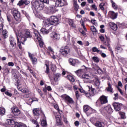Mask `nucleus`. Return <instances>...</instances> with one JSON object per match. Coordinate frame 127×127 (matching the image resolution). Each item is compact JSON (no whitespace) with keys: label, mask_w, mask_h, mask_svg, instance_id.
Segmentation results:
<instances>
[{"label":"nucleus","mask_w":127,"mask_h":127,"mask_svg":"<svg viewBox=\"0 0 127 127\" xmlns=\"http://www.w3.org/2000/svg\"><path fill=\"white\" fill-rule=\"evenodd\" d=\"M59 23V19L56 16H51L49 18L47 19L44 22V25L46 27H48L50 25H57Z\"/></svg>","instance_id":"obj_1"},{"label":"nucleus","mask_w":127,"mask_h":127,"mask_svg":"<svg viewBox=\"0 0 127 127\" xmlns=\"http://www.w3.org/2000/svg\"><path fill=\"white\" fill-rule=\"evenodd\" d=\"M19 29L18 31H19V32H20V30H21L22 31V35L21 37H19L21 38L20 39V42L21 43H22V44H23V45H24V42L25 41H26L27 39L26 38H31V37H32V36H31V34H30V32L28 31H25V33L24 34V36L23 37L22 36V32L23 31V30H22V29L21 28H19V27H17L16 29Z\"/></svg>","instance_id":"obj_2"},{"label":"nucleus","mask_w":127,"mask_h":127,"mask_svg":"<svg viewBox=\"0 0 127 127\" xmlns=\"http://www.w3.org/2000/svg\"><path fill=\"white\" fill-rule=\"evenodd\" d=\"M12 14L15 20L16 24L20 23L21 22V17L20 16V12L17 10H13Z\"/></svg>","instance_id":"obj_3"},{"label":"nucleus","mask_w":127,"mask_h":127,"mask_svg":"<svg viewBox=\"0 0 127 127\" xmlns=\"http://www.w3.org/2000/svg\"><path fill=\"white\" fill-rule=\"evenodd\" d=\"M33 6L36 10H42L44 7V4L39 0H36L33 2Z\"/></svg>","instance_id":"obj_4"},{"label":"nucleus","mask_w":127,"mask_h":127,"mask_svg":"<svg viewBox=\"0 0 127 127\" xmlns=\"http://www.w3.org/2000/svg\"><path fill=\"white\" fill-rule=\"evenodd\" d=\"M34 34H35L34 39H37L38 41L39 42V46L40 47H43L44 43H43V41H42V39L41 38V36H40L39 32H38V31L34 30Z\"/></svg>","instance_id":"obj_5"},{"label":"nucleus","mask_w":127,"mask_h":127,"mask_svg":"<svg viewBox=\"0 0 127 127\" xmlns=\"http://www.w3.org/2000/svg\"><path fill=\"white\" fill-rule=\"evenodd\" d=\"M18 30L19 29H14V32L16 34V36L17 37V45L19 48V49H22V47H21V44H20V42H19V38L21 37V35H22V31L20 30V32Z\"/></svg>","instance_id":"obj_6"},{"label":"nucleus","mask_w":127,"mask_h":127,"mask_svg":"<svg viewBox=\"0 0 127 127\" xmlns=\"http://www.w3.org/2000/svg\"><path fill=\"white\" fill-rule=\"evenodd\" d=\"M60 52L64 57L70 53V48L68 46L63 47L60 50Z\"/></svg>","instance_id":"obj_7"},{"label":"nucleus","mask_w":127,"mask_h":127,"mask_svg":"<svg viewBox=\"0 0 127 127\" xmlns=\"http://www.w3.org/2000/svg\"><path fill=\"white\" fill-rule=\"evenodd\" d=\"M61 98L65 103H68V104H73L74 103L73 99L66 94L62 95Z\"/></svg>","instance_id":"obj_8"},{"label":"nucleus","mask_w":127,"mask_h":127,"mask_svg":"<svg viewBox=\"0 0 127 127\" xmlns=\"http://www.w3.org/2000/svg\"><path fill=\"white\" fill-rule=\"evenodd\" d=\"M6 123L7 124V125H9V126H13V125H14V127H20V126L21 125V123L15 122L14 120H12L11 119L7 120Z\"/></svg>","instance_id":"obj_9"},{"label":"nucleus","mask_w":127,"mask_h":127,"mask_svg":"<svg viewBox=\"0 0 127 127\" xmlns=\"http://www.w3.org/2000/svg\"><path fill=\"white\" fill-rule=\"evenodd\" d=\"M55 3L56 6L58 7H61V6L67 5V2L65 0H57Z\"/></svg>","instance_id":"obj_10"},{"label":"nucleus","mask_w":127,"mask_h":127,"mask_svg":"<svg viewBox=\"0 0 127 127\" xmlns=\"http://www.w3.org/2000/svg\"><path fill=\"white\" fill-rule=\"evenodd\" d=\"M50 36L53 40H59L60 39V35L55 32H52L50 34Z\"/></svg>","instance_id":"obj_11"},{"label":"nucleus","mask_w":127,"mask_h":127,"mask_svg":"<svg viewBox=\"0 0 127 127\" xmlns=\"http://www.w3.org/2000/svg\"><path fill=\"white\" fill-rule=\"evenodd\" d=\"M82 78L84 82H87L86 80H91L94 78V75L92 73H84L82 75Z\"/></svg>","instance_id":"obj_12"},{"label":"nucleus","mask_w":127,"mask_h":127,"mask_svg":"<svg viewBox=\"0 0 127 127\" xmlns=\"http://www.w3.org/2000/svg\"><path fill=\"white\" fill-rule=\"evenodd\" d=\"M113 112H114V110H113L110 105L106 106L102 111V113H108L109 114H112Z\"/></svg>","instance_id":"obj_13"},{"label":"nucleus","mask_w":127,"mask_h":127,"mask_svg":"<svg viewBox=\"0 0 127 127\" xmlns=\"http://www.w3.org/2000/svg\"><path fill=\"white\" fill-rule=\"evenodd\" d=\"M112 105L113 106L116 112H119L121 111V108L122 106H123V104H122V103H120L118 102H114L112 104Z\"/></svg>","instance_id":"obj_14"},{"label":"nucleus","mask_w":127,"mask_h":127,"mask_svg":"<svg viewBox=\"0 0 127 127\" xmlns=\"http://www.w3.org/2000/svg\"><path fill=\"white\" fill-rule=\"evenodd\" d=\"M55 118L57 126H61L62 127H64L63 122H62V121L61 120V116L60 115H57Z\"/></svg>","instance_id":"obj_15"},{"label":"nucleus","mask_w":127,"mask_h":127,"mask_svg":"<svg viewBox=\"0 0 127 127\" xmlns=\"http://www.w3.org/2000/svg\"><path fill=\"white\" fill-rule=\"evenodd\" d=\"M99 100H100L101 105H105V104L108 103V97L105 95L100 96Z\"/></svg>","instance_id":"obj_16"},{"label":"nucleus","mask_w":127,"mask_h":127,"mask_svg":"<svg viewBox=\"0 0 127 127\" xmlns=\"http://www.w3.org/2000/svg\"><path fill=\"white\" fill-rule=\"evenodd\" d=\"M28 55L29 58L31 59V61L33 65H36L37 63V59L33 57V55L31 54L30 53L28 52Z\"/></svg>","instance_id":"obj_17"},{"label":"nucleus","mask_w":127,"mask_h":127,"mask_svg":"<svg viewBox=\"0 0 127 127\" xmlns=\"http://www.w3.org/2000/svg\"><path fill=\"white\" fill-rule=\"evenodd\" d=\"M11 111L14 116H19V115H20V110H19L17 107H12Z\"/></svg>","instance_id":"obj_18"},{"label":"nucleus","mask_w":127,"mask_h":127,"mask_svg":"<svg viewBox=\"0 0 127 127\" xmlns=\"http://www.w3.org/2000/svg\"><path fill=\"white\" fill-rule=\"evenodd\" d=\"M108 14L109 16H110V18H112V19H116V18L118 17V13H115L114 11H109Z\"/></svg>","instance_id":"obj_19"},{"label":"nucleus","mask_w":127,"mask_h":127,"mask_svg":"<svg viewBox=\"0 0 127 127\" xmlns=\"http://www.w3.org/2000/svg\"><path fill=\"white\" fill-rule=\"evenodd\" d=\"M40 110L38 108H36L33 110V113L34 114V117H36V119H39L40 114Z\"/></svg>","instance_id":"obj_20"},{"label":"nucleus","mask_w":127,"mask_h":127,"mask_svg":"<svg viewBox=\"0 0 127 127\" xmlns=\"http://www.w3.org/2000/svg\"><path fill=\"white\" fill-rule=\"evenodd\" d=\"M9 41L11 47H12V48H14L16 46V44L15 43V42H14V39H13V37L11 36H10Z\"/></svg>","instance_id":"obj_21"},{"label":"nucleus","mask_w":127,"mask_h":127,"mask_svg":"<svg viewBox=\"0 0 127 127\" xmlns=\"http://www.w3.org/2000/svg\"><path fill=\"white\" fill-rule=\"evenodd\" d=\"M108 87L106 88V90L107 91V92H109V93L113 94V93H114V89H113L112 84H111L110 81H108Z\"/></svg>","instance_id":"obj_22"},{"label":"nucleus","mask_w":127,"mask_h":127,"mask_svg":"<svg viewBox=\"0 0 127 127\" xmlns=\"http://www.w3.org/2000/svg\"><path fill=\"white\" fill-rule=\"evenodd\" d=\"M40 31L43 33V34H48V33L52 31V27H51L48 30L43 28L41 29Z\"/></svg>","instance_id":"obj_23"},{"label":"nucleus","mask_w":127,"mask_h":127,"mask_svg":"<svg viewBox=\"0 0 127 127\" xmlns=\"http://www.w3.org/2000/svg\"><path fill=\"white\" fill-rule=\"evenodd\" d=\"M94 126L96 127H105V124L104 122L97 121L95 123H93Z\"/></svg>","instance_id":"obj_24"},{"label":"nucleus","mask_w":127,"mask_h":127,"mask_svg":"<svg viewBox=\"0 0 127 127\" xmlns=\"http://www.w3.org/2000/svg\"><path fill=\"white\" fill-rule=\"evenodd\" d=\"M93 69H94V70H95V71H96L97 72L99 73V74H102V73H103V70H102V69H101L99 65L96 64L93 66Z\"/></svg>","instance_id":"obj_25"},{"label":"nucleus","mask_w":127,"mask_h":127,"mask_svg":"<svg viewBox=\"0 0 127 127\" xmlns=\"http://www.w3.org/2000/svg\"><path fill=\"white\" fill-rule=\"evenodd\" d=\"M56 12V10H55V8L53 7H49L48 8V13L49 14H53V13H55Z\"/></svg>","instance_id":"obj_26"},{"label":"nucleus","mask_w":127,"mask_h":127,"mask_svg":"<svg viewBox=\"0 0 127 127\" xmlns=\"http://www.w3.org/2000/svg\"><path fill=\"white\" fill-rule=\"evenodd\" d=\"M109 26L113 30L116 31L118 29V25L114 22H110Z\"/></svg>","instance_id":"obj_27"},{"label":"nucleus","mask_w":127,"mask_h":127,"mask_svg":"<svg viewBox=\"0 0 127 127\" xmlns=\"http://www.w3.org/2000/svg\"><path fill=\"white\" fill-rule=\"evenodd\" d=\"M95 89L94 88L89 89V93H87L86 94V97L90 98V95L94 96V95H95Z\"/></svg>","instance_id":"obj_28"},{"label":"nucleus","mask_w":127,"mask_h":127,"mask_svg":"<svg viewBox=\"0 0 127 127\" xmlns=\"http://www.w3.org/2000/svg\"><path fill=\"white\" fill-rule=\"evenodd\" d=\"M106 39V41L104 43V45L106 46H108V47H110L111 46V40H110V38L109 37L105 36Z\"/></svg>","instance_id":"obj_29"},{"label":"nucleus","mask_w":127,"mask_h":127,"mask_svg":"<svg viewBox=\"0 0 127 127\" xmlns=\"http://www.w3.org/2000/svg\"><path fill=\"white\" fill-rule=\"evenodd\" d=\"M69 63L70 65H72V66H74L76 63H78L77 60L76 59H69L68 60Z\"/></svg>","instance_id":"obj_30"},{"label":"nucleus","mask_w":127,"mask_h":127,"mask_svg":"<svg viewBox=\"0 0 127 127\" xmlns=\"http://www.w3.org/2000/svg\"><path fill=\"white\" fill-rule=\"evenodd\" d=\"M115 50L119 53H121V52H123V48L122 47V46L118 45L116 47Z\"/></svg>","instance_id":"obj_31"},{"label":"nucleus","mask_w":127,"mask_h":127,"mask_svg":"<svg viewBox=\"0 0 127 127\" xmlns=\"http://www.w3.org/2000/svg\"><path fill=\"white\" fill-rule=\"evenodd\" d=\"M83 110L85 113H87L89 110L92 111V108L90 107L88 105H84L83 107Z\"/></svg>","instance_id":"obj_32"},{"label":"nucleus","mask_w":127,"mask_h":127,"mask_svg":"<svg viewBox=\"0 0 127 127\" xmlns=\"http://www.w3.org/2000/svg\"><path fill=\"white\" fill-rule=\"evenodd\" d=\"M93 81L94 82L95 86H96L97 87H99V86H100L101 82H100V80H99L98 78H94Z\"/></svg>","instance_id":"obj_33"},{"label":"nucleus","mask_w":127,"mask_h":127,"mask_svg":"<svg viewBox=\"0 0 127 127\" xmlns=\"http://www.w3.org/2000/svg\"><path fill=\"white\" fill-rule=\"evenodd\" d=\"M60 77H61V74L60 73H57L55 75V82H58V81H59V78H60Z\"/></svg>","instance_id":"obj_34"},{"label":"nucleus","mask_w":127,"mask_h":127,"mask_svg":"<svg viewBox=\"0 0 127 127\" xmlns=\"http://www.w3.org/2000/svg\"><path fill=\"white\" fill-rule=\"evenodd\" d=\"M69 25L72 27V28H76V25L72 20H69L68 22Z\"/></svg>","instance_id":"obj_35"},{"label":"nucleus","mask_w":127,"mask_h":127,"mask_svg":"<svg viewBox=\"0 0 127 127\" xmlns=\"http://www.w3.org/2000/svg\"><path fill=\"white\" fill-rule=\"evenodd\" d=\"M92 59L95 63H99L100 62V59L98 57H93Z\"/></svg>","instance_id":"obj_36"},{"label":"nucleus","mask_w":127,"mask_h":127,"mask_svg":"<svg viewBox=\"0 0 127 127\" xmlns=\"http://www.w3.org/2000/svg\"><path fill=\"white\" fill-rule=\"evenodd\" d=\"M66 78L70 82H75V78H74V77L71 75H67Z\"/></svg>","instance_id":"obj_37"},{"label":"nucleus","mask_w":127,"mask_h":127,"mask_svg":"<svg viewBox=\"0 0 127 127\" xmlns=\"http://www.w3.org/2000/svg\"><path fill=\"white\" fill-rule=\"evenodd\" d=\"M73 6L75 10L78 11V9H79V5H78V3H77V1H75L74 2Z\"/></svg>","instance_id":"obj_38"},{"label":"nucleus","mask_w":127,"mask_h":127,"mask_svg":"<svg viewBox=\"0 0 127 127\" xmlns=\"http://www.w3.org/2000/svg\"><path fill=\"white\" fill-rule=\"evenodd\" d=\"M5 114V109L0 107V115L3 116Z\"/></svg>","instance_id":"obj_39"},{"label":"nucleus","mask_w":127,"mask_h":127,"mask_svg":"<svg viewBox=\"0 0 127 127\" xmlns=\"http://www.w3.org/2000/svg\"><path fill=\"white\" fill-rule=\"evenodd\" d=\"M111 2L112 3V7H113L114 9H117V8H118V5L117 4H116L113 0H111Z\"/></svg>","instance_id":"obj_40"},{"label":"nucleus","mask_w":127,"mask_h":127,"mask_svg":"<svg viewBox=\"0 0 127 127\" xmlns=\"http://www.w3.org/2000/svg\"><path fill=\"white\" fill-rule=\"evenodd\" d=\"M92 51L94 53L97 52V53H100V52H101V50L98 49V48H97V47H96L92 48Z\"/></svg>","instance_id":"obj_41"},{"label":"nucleus","mask_w":127,"mask_h":127,"mask_svg":"<svg viewBox=\"0 0 127 127\" xmlns=\"http://www.w3.org/2000/svg\"><path fill=\"white\" fill-rule=\"evenodd\" d=\"M2 33L4 38H6L7 37V31L6 30H3Z\"/></svg>","instance_id":"obj_42"},{"label":"nucleus","mask_w":127,"mask_h":127,"mask_svg":"<svg viewBox=\"0 0 127 127\" xmlns=\"http://www.w3.org/2000/svg\"><path fill=\"white\" fill-rule=\"evenodd\" d=\"M50 82L53 86H55V85H57V84H58V82L55 81V78H54V79H51Z\"/></svg>","instance_id":"obj_43"},{"label":"nucleus","mask_w":127,"mask_h":127,"mask_svg":"<svg viewBox=\"0 0 127 127\" xmlns=\"http://www.w3.org/2000/svg\"><path fill=\"white\" fill-rule=\"evenodd\" d=\"M41 125L42 127H46V126H47V122H46V120H43L41 122Z\"/></svg>","instance_id":"obj_44"},{"label":"nucleus","mask_w":127,"mask_h":127,"mask_svg":"<svg viewBox=\"0 0 127 127\" xmlns=\"http://www.w3.org/2000/svg\"><path fill=\"white\" fill-rule=\"evenodd\" d=\"M31 122L33 123L34 124V125H36V127H39V125L38 124V122L36 121L35 120H31Z\"/></svg>","instance_id":"obj_45"},{"label":"nucleus","mask_w":127,"mask_h":127,"mask_svg":"<svg viewBox=\"0 0 127 127\" xmlns=\"http://www.w3.org/2000/svg\"><path fill=\"white\" fill-rule=\"evenodd\" d=\"M30 103H33V102H38V99L36 98H32L29 100Z\"/></svg>","instance_id":"obj_46"},{"label":"nucleus","mask_w":127,"mask_h":127,"mask_svg":"<svg viewBox=\"0 0 127 127\" xmlns=\"http://www.w3.org/2000/svg\"><path fill=\"white\" fill-rule=\"evenodd\" d=\"M104 6H105V3L104 2L100 3L99 5V7L101 10H105V7Z\"/></svg>","instance_id":"obj_47"},{"label":"nucleus","mask_w":127,"mask_h":127,"mask_svg":"<svg viewBox=\"0 0 127 127\" xmlns=\"http://www.w3.org/2000/svg\"><path fill=\"white\" fill-rule=\"evenodd\" d=\"M84 70L83 69H80L75 71V73H76V75H79V74H81V73H82V72Z\"/></svg>","instance_id":"obj_48"},{"label":"nucleus","mask_w":127,"mask_h":127,"mask_svg":"<svg viewBox=\"0 0 127 127\" xmlns=\"http://www.w3.org/2000/svg\"><path fill=\"white\" fill-rule=\"evenodd\" d=\"M45 65L46 67L45 72L47 73V74H48V73H49V64H46Z\"/></svg>","instance_id":"obj_49"},{"label":"nucleus","mask_w":127,"mask_h":127,"mask_svg":"<svg viewBox=\"0 0 127 127\" xmlns=\"http://www.w3.org/2000/svg\"><path fill=\"white\" fill-rule=\"evenodd\" d=\"M95 112V110H94L93 109L91 108V111H90V110L87 111V116H90V115H92V114H93V113Z\"/></svg>","instance_id":"obj_50"},{"label":"nucleus","mask_w":127,"mask_h":127,"mask_svg":"<svg viewBox=\"0 0 127 127\" xmlns=\"http://www.w3.org/2000/svg\"><path fill=\"white\" fill-rule=\"evenodd\" d=\"M41 2H42V3L44 4V3H47L48 4L49 3V0H39Z\"/></svg>","instance_id":"obj_51"},{"label":"nucleus","mask_w":127,"mask_h":127,"mask_svg":"<svg viewBox=\"0 0 127 127\" xmlns=\"http://www.w3.org/2000/svg\"><path fill=\"white\" fill-rule=\"evenodd\" d=\"M90 29L93 32H97V29H96V27L94 26H91Z\"/></svg>","instance_id":"obj_52"},{"label":"nucleus","mask_w":127,"mask_h":127,"mask_svg":"<svg viewBox=\"0 0 127 127\" xmlns=\"http://www.w3.org/2000/svg\"><path fill=\"white\" fill-rule=\"evenodd\" d=\"M119 115L121 116L122 119L126 118V115H125V113L123 112H119Z\"/></svg>","instance_id":"obj_53"},{"label":"nucleus","mask_w":127,"mask_h":127,"mask_svg":"<svg viewBox=\"0 0 127 127\" xmlns=\"http://www.w3.org/2000/svg\"><path fill=\"white\" fill-rule=\"evenodd\" d=\"M48 50H49V51L51 52V53H52V54H54V51H53V49H52V48H51V47H48Z\"/></svg>","instance_id":"obj_54"},{"label":"nucleus","mask_w":127,"mask_h":127,"mask_svg":"<svg viewBox=\"0 0 127 127\" xmlns=\"http://www.w3.org/2000/svg\"><path fill=\"white\" fill-rule=\"evenodd\" d=\"M91 23H93L94 25H98V24L97 23V21L95 19L91 20Z\"/></svg>","instance_id":"obj_55"},{"label":"nucleus","mask_w":127,"mask_h":127,"mask_svg":"<svg viewBox=\"0 0 127 127\" xmlns=\"http://www.w3.org/2000/svg\"><path fill=\"white\" fill-rule=\"evenodd\" d=\"M3 29V24L1 23L0 24V33H1V31H2Z\"/></svg>","instance_id":"obj_56"},{"label":"nucleus","mask_w":127,"mask_h":127,"mask_svg":"<svg viewBox=\"0 0 127 127\" xmlns=\"http://www.w3.org/2000/svg\"><path fill=\"white\" fill-rule=\"evenodd\" d=\"M22 0V1L24 2V3H25V4H29V3H30L29 0Z\"/></svg>","instance_id":"obj_57"},{"label":"nucleus","mask_w":127,"mask_h":127,"mask_svg":"<svg viewBox=\"0 0 127 127\" xmlns=\"http://www.w3.org/2000/svg\"><path fill=\"white\" fill-rule=\"evenodd\" d=\"M8 65L11 66V67H13L14 66V64L12 62H9L8 63Z\"/></svg>","instance_id":"obj_58"},{"label":"nucleus","mask_w":127,"mask_h":127,"mask_svg":"<svg viewBox=\"0 0 127 127\" xmlns=\"http://www.w3.org/2000/svg\"><path fill=\"white\" fill-rule=\"evenodd\" d=\"M99 53L101 54L102 57H103V58H106V57H107V55H106V54L102 53V52H99Z\"/></svg>","instance_id":"obj_59"},{"label":"nucleus","mask_w":127,"mask_h":127,"mask_svg":"<svg viewBox=\"0 0 127 127\" xmlns=\"http://www.w3.org/2000/svg\"><path fill=\"white\" fill-rule=\"evenodd\" d=\"M5 95H7V96H8L9 97H11V96H12L11 93L8 92V91H5Z\"/></svg>","instance_id":"obj_60"},{"label":"nucleus","mask_w":127,"mask_h":127,"mask_svg":"<svg viewBox=\"0 0 127 127\" xmlns=\"http://www.w3.org/2000/svg\"><path fill=\"white\" fill-rule=\"evenodd\" d=\"M91 7H92V8H94V9H95V10H96V11H97V10H98V8H97V6H96L95 4L92 5Z\"/></svg>","instance_id":"obj_61"},{"label":"nucleus","mask_w":127,"mask_h":127,"mask_svg":"<svg viewBox=\"0 0 127 127\" xmlns=\"http://www.w3.org/2000/svg\"><path fill=\"white\" fill-rule=\"evenodd\" d=\"M114 96L115 97L114 98V100H117V99L119 98V94H114Z\"/></svg>","instance_id":"obj_62"},{"label":"nucleus","mask_w":127,"mask_h":127,"mask_svg":"<svg viewBox=\"0 0 127 127\" xmlns=\"http://www.w3.org/2000/svg\"><path fill=\"white\" fill-rule=\"evenodd\" d=\"M23 3H24L23 1L21 0L20 1H19V2L18 3L17 5H19L20 6V5H22V4H23Z\"/></svg>","instance_id":"obj_63"},{"label":"nucleus","mask_w":127,"mask_h":127,"mask_svg":"<svg viewBox=\"0 0 127 127\" xmlns=\"http://www.w3.org/2000/svg\"><path fill=\"white\" fill-rule=\"evenodd\" d=\"M99 38H100L101 41H102V42L105 41V37H104L103 36H100L99 37Z\"/></svg>","instance_id":"obj_64"}]
</instances>
